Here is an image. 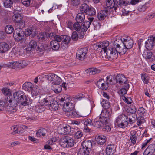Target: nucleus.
Segmentation results:
<instances>
[{"mask_svg": "<svg viewBox=\"0 0 155 155\" xmlns=\"http://www.w3.org/2000/svg\"><path fill=\"white\" fill-rule=\"evenodd\" d=\"M89 152L85 149L80 148L78 153V155H85L89 154Z\"/></svg>", "mask_w": 155, "mask_h": 155, "instance_id": "nucleus-54", "label": "nucleus"}, {"mask_svg": "<svg viewBox=\"0 0 155 155\" xmlns=\"http://www.w3.org/2000/svg\"><path fill=\"white\" fill-rule=\"evenodd\" d=\"M38 105L36 107V110L38 113L41 112L42 111L44 110V105Z\"/></svg>", "mask_w": 155, "mask_h": 155, "instance_id": "nucleus-63", "label": "nucleus"}, {"mask_svg": "<svg viewBox=\"0 0 155 155\" xmlns=\"http://www.w3.org/2000/svg\"><path fill=\"white\" fill-rule=\"evenodd\" d=\"M55 75L53 73H50L48 74V75H44L43 77L46 79L49 83H51L52 81L54 79V76Z\"/></svg>", "mask_w": 155, "mask_h": 155, "instance_id": "nucleus-41", "label": "nucleus"}, {"mask_svg": "<svg viewBox=\"0 0 155 155\" xmlns=\"http://www.w3.org/2000/svg\"><path fill=\"white\" fill-rule=\"evenodd\" d=\"M54 100L53 96L47 95L43 99L39 100V103L41 105L48 106Z\"/></svg>", "mask_w": 155, "mask_h": 155, "instance_id": "nucleus-12", "label": "nucleus"}, {"mask_svg": "<svg viewBox=\"0 0 155 155\" xmlns=\"http://www.w3.org/2000/svg\"><path fill=\"white\" fill-rule=\"evenodd\" d=\"M60 104L63 105V110L64 111L72 110L74 108V104L72 102H68L65 104L60 103Z\"/></svg>", "mask_w": 155, "mask_h": 155, "instance_id": "nucleus-18", "label": "nucleus"}, {"mask_svg": "<svg viewBox=\"0 0 155 155\" xmlns=\"http://www.w3.org/2000/svg\"><path fill=\"white\" fill-rule=\"evenodd\" d=\"M46 132V129L45 128L41 129L38 130L36 133V135L38 137H40L41 136H45Z\"/></svg>", "mask_w": 155, "mask_h": 155, "instance_id": "nucleus-45", "label": "nucleus"}, {"mask_svg": "<svg viewBox=\"0 0 155 155\" xmlns=\"http://www.w3.org/2000/svg\"><path fill=\"white\" fill-rule=\"evenodd\" d=\"M13 1L12 0H5L4 2L5 7L7 8H11L12 7Z\"/></svg>", "mask_w": 155, "mask_h": 155, "instance_id": "nucleus-50", "label": "nucleus"}, {"mask_svg": "<svg viewBox=\"0 0 155 155\" xmlns=\"http://www.w3.org/2000/svg\"><path fill=\"white\" fill-rule=\"evenodd\" d=\"M29 28L31 30L33 33L32 37L35 36L38 33V26L37 25L35 24L30 26Z\"/></svg>", "mask_w": 155, "mask_h": 155, "instance_id": "nucleus-38", "label": "nucleus"}, {"mask_svg": "<svg viewBox=\"0 0 155 155\" xmlns=\"http://www.w3.org/2000/svg\"><path fill=\"white\" fill-rule=\"evenodd\" d=\"M81 24L82 25L81 27V31H86L91 25L90 23L87 21H84Z\"/></svg>", "mask_w": 155, "mask_h": 155, "instance_id": "nucleus-32", "label": "nucleus"}, {"mask_svg": "<svg viewBox=\"0 0 155 155\" xmlns=\"http://www.w3.org/2000/svg\"><path fill=\"white\" fill-rule=\"evenodd\" d=\"M104 113H105V115L102 117L101 119L104 121L105 124L107 122V120L110 118V116L111 115L112 113V109L110 108L109 110H105Z\"/></svg>", "mask_w": 155, "mask_h": 155, "instance_id": "nucleus-25", "label": "nucleus"}, {"mask_svg": "<svg viewBox=\"0 0 155 155\" xmlns=\"http://www.w3.org/2000/svg\"><path fill=\"white\" fill-rule=\"evenodd\" d=\"M85 18V16L84 13H78L75 18L76 21L78 22L82 23Z\"/></svg>", "mask_w": 155, "mask_h": 155, "instance_id": "nucleus-30", "label": "nucleus"}, {"mask_svg": "<svg viewBox=\"0 0 155 155\" xmlns=\"http://www.w3.org/2000/svg\"><path fill=\"white\" fill-rule=\"evenodd\" d=\"M81 146L83 149H86L89 152L92 148V142L91 140H84L82 143Z\"/></svg>", "mask_w": 155, "mask_h": 155, "instance_id": "nucleus-20", "label": "nucleus"}, {"mask_svg": "<svg viewBox=\"0 0 155 155\" xmlns=\"http://www.w3.org/2000/svg\"><path fill=\"white\" fill-rule=\"evenodd\" d=\"M65 114L67 116L70 117H71L74 118L77 117V114L75 111L74 108L72 110H69L68 111H65Z\"/></svg>", "mask_w": 155, "mask_h": 155, "instance_id": "nucleus-34", "label": "nucleus"}, {"mask_svg": "<svg viewBox=\"0 0 155 155\" xmlns=\"http://www.w3.org/2000/svg\"><path fill=\"white\" fill-rule=\"evenodd\" d=\"M147 148L150 151L149 152H150V153L153 155L155 151V144H151L149 145Z\"/></svg>", "mask_w": 155, "mask_h": 155, "instance_id": "nucleus-57", "label": "nucleus"}, {"mask_svg": "<svg viewBox=\"0 0 155 155\" xmlns=\"http://www.w3.org/2000/svg\"><path fill=\"white\" fill-rule=\"evenodd\" d=\"M27 128V127L24 125L20 124L16 127H13V129L14 133H22L24 130Z\"/></svg>", "mask_w": 155, "mask_h": 155, "instance_id": "nucleus-22", "label": "nucleus"}, {"mask_svg": "<svg viewBox=\"0 0 155 155\" xmlns=\"http://www.w3.org/2000/svg\"><path fill=\"white\" fill-rule=\"evenodd\" d=\"M146 3L142 5L139 6L138 8V10L140 12H143L145 11L147 8V7L146 6Z\"/></svg>", "mask_w": 155, "mask_h": 155, "instance_id": "nucleus-62", "label": "nucleus"}, {"mask_svg": "<svg viewBox=\"0 0 155 155\" xmlns=\"http://www.w3.org/2000/svg\"><path fill=\"white\" fill-rule=\"evenodd\" d=\"M128 118L126 115H120L117 118L116 123L117 126L120 128H124L128 125Z\"/></svg>", "mask_w": 155, "mask_h": 155, "instance_id": "nucleus-4", "label": "nucleus"}, {"mask_svg": "<svg viewBox=\"0 0 155 155\" xmlns=\"http://www.w3.org/2000/svg\"><path fill=\"white\" fill-rule=\"evenodd\" d=\"M5 31L6 33L10 34L14 32V28L11 25H7L5 28Z\"/></svg>", "mask_w": 155, "mask_h": 155, "instance_id": "nucleus-48", "label": "nucleus"}, {"mask_svg": "<svg viewBox=\"0 0 155 155\" xmlns=\"http://www.w3.org/2000/svg\"><path fill=\"white\" fill-rule=\"evenodd\" d=\"M100 70L96 68H91L88 69L85 71V73L89 75L96 74L100 72Z\"/></svg>", "mask_w": 155, "mask_h": 155, "instance_id": "nucleus-27", "label": "nucleus"}, {"mask_svg": "<svg viewBox=\"0 0 155 155\" xmlns=\"http://www.w3.org/2000/svg\"><path fill=\"white\" fill-rule=\"evenodd\" d=\"M96 140L97 143L99 144L103 145L105 143L106 141V137L104 135H99L96 138Z\"/></svg>", "mask_w": 155, "mask_h": 155, "instance_id": "nucleus-26", "label": "nucleus"}, {"mask_svg": "<svg viewBox=\"0 0 155 155\" xmlns=\"http://www.w3.org/2000/svg\"><path fill=\"white\" fill-rule=\"evenodd\" d=\"M17 106H8L7 108L6 111L9 114H13L16 112L17 111Z\"/></svg>", "mask_w": 155, "mask_h": 155, "instance_id": "nucleus-49", "label": "nucleus"}, {"mask_svg": "<svg viewBox=\"0 0 155 155\" xmlns=\"http://www.w3.org/2000/svg\"><path fill=\"white\" fill-rule=\"evenodd\" d=\"M129 88V85L128 84H126L124 86V87L121 88L120 90V92L122 95H124L126 94L127 90Z\"/></svg>", "mask_w": 155, "mask_h": 155, "instance_id": "nucleus-46", "label": "nucleus"}, {"mask_svg": "<svg viewBox=\"0 0 155 155\" xmlns=\"http://www.w3.org/2000/svg\"><path fill=\"white\" fill-rule=\"evenodd\" d=\"M141 79L144 83L147 84L148 83L149 81L148 77L146 74H141Z\"/></svg>", "mask_w": 155, "mask_h": 155, "instance_id": "nucleus-56", "label": "nucleus"}, {"mask_svg": "<svg viewBox=\"0 0 155 155\" xmlns=\"http://www.w3.org/2000/svg\"><path fill=\"white\" fill-rule=\"evenodd\" d=\"M13 96L15 100L19 103V106L24 107L28 106L31 104L32 100L25 93L21 91H18L13 93Z\"/></svg>", "mask_w": 155, "mask_h": 155, "instance_id": "nucleus-2", "label": "nucleus"}, {"mask_svg": "<svg viewBox=\"0 0 155 155\" xmlns=\"http://www.w3.org/2000/svg\"><path fill=\"white\" fill-rule=\"evenodd\" d=\"M44 47H45V44L39 43H38L36 50L40 52H43L45 49Z\"/></svg>", "mask_w": 155, "mask_h": 155, "instance_id": "nucleus-53", "label": "nucleus"}, {"mask_svg": "<svg viewBox=\"0 0 155 155\" xmlns=\"http://www.w3.org/2000/svg\"><path fill=\"white\" fill-rule=\"evenodd\" d=\"M106 3L107 7L110 9L114 8L115 10L113 0H106Z\"/></svg>", "mask_w": 155, "mask_h": 155, "instance_id": "nucleus-47", "label": "nucleus"}, {"mask_svg": "<svg viewBox=\"0 0 155 155\" xmlns=\"http://www.w3.org/2000/svg\"><path fill=\"white\" fill-rule=\"evenodd\" d=\"M50 46L53 51H58L60 47V44L55 41H52L50 42Z\"/></svg>", "mask_w": 155, "mask_h": 155, "instance_id": "nucleus-31", "label": "nucleus"}, {"mask_svg": "<svg viewBox=\"0 0 155 155\" xmlns=\"http://www.w3.org/2000/svg\"><path fill=\"white\" fill-rule=\"evenodd\" d=\"M17 61H16L10 62L5 64L6 67L11 68L12 69H17L18 68L17 67Z\"/></svg>", "mask_w": 155, "mask_h": 155, "instance_id": "nucleus-42", "label": "nucleus"}, {"mask_svg": "<svg viewBox=\"0 0 155 155\" xmlns=\"http://www.w3.org/2000/svg\"><path fill=\"white\" fill-rule=\"evenodd\" d=\"M33 87L34 85L32 83L30 82H25L23 85L22 88L27 91H31V94L32 95H34V94L32 91Z\"/></svg>", "mask_w": 155, "mask_h": 155, "instance_id": "nucleus-17", "label": "nucleus"}, {"mask_svg": "<svg viewBox=\"0 0 155 155\" xmlns=\"http://www.w3.org/2000/svg\"><path fill=\"white\" fill-rule=\"evenodd\" d=\"M61 141L63 143L66 144V147H73L74 143V139L72 137L68 136H64L63 137Z\"/></svg>", "mask_w": 155, "mask_h": 155, "instance_id": "nucleus-11", "label": "nucleus"}, {"mask_svg": "<svg viewBox=\"0 0 155 155\" xmlns=\"http://www.w3.org/2000/svg\"><path fill=\"white\" fill-rule=\"evenodd\" d=\"M62 82V80L60 77L56 75L54 76V78L51 82L52 85L57 84H61Z\"/></svg>", "mask_w": 155, "mask_h": 155, "instance_id": "nucleus-44", "label": "nucleus"}, {"mask_svg": "<svg viewBox=\"0 0 155 155\" xmlns=\"http://www.w3.org/2000/svg\"><path fill=\"white\" fill-rule=\"evenodd\" d=\"M70 97L68 95H67L66 94L64 95L63 97L62 98H61V99H59L58 101V102L59 104H65L67 103L68 102H69V101H67V100L70 101V99H69V98Z\"/></svg>", "mask_w": 155, "mask_h": 155, "instance_id": "nucleus-43", "label": "nucleus"}, {"mask_svg": "<svg viewBox=\"0 0 155 155\" xmlns=\"http://www.w3.org/2000/svg\"><path fill=\"white\" fill-rule=\"evenodd\" d=\"M13 18L15 22L18 23L20 24L19 25L21 26V28H24L25 27V23L22 21V17L20 13H17L14 14L13 16Z\"/></svg>", "mask_w": 155, "mask_h": 155, "instance_id": "nucleus-13", "label": "nucleus"}, {"mask_svg": "<svg viewBox=\"0 0 155 155\" xmlns=\"http://www.w3.org/2000/svg\"><path fill=\"white\" fill-rule=\"evenodd\" d=\"M108 12V11L106 9L100 11L97 15L98 20L100 21H102L105 19L107 15Z\"/></svg>", "mask_w": 155, "mask_h": 155, "instance_id": "nucleus-21", "label": "nucleus"}, {"mask_svg": "<svg viewBox=\"0 0 155 155\" xmlns=\"http://www.w3.org/2000/svg\"><path fill=\"white\" fill-rule=\"evenodd\" d=\"M114 6H115V11H116L117 7L121 6V0H113Z\"/></svg>", "mask_w": 155, "mask_h": 155, "instance_id": "nucleus-58", "label": "nucleus"}, {"mask_svg": "<svg viewBox=\"0 0 155 155\" xmlns=\"http://www.w3.org/2000/svg\"><path fill=\"white\" fill-rule=\"evenodd\" d=\"M155 45V37L150 36L145 43V47L148 50H152Z\"/></svg>", "mask_w": 155, "mask_h": 155, "instance_id": "nucleus-9", "label": "nucleus"}, {"mask_svg": "<svg viewBox=\"0 0 155 155\" xmlns=\"http://www.w3.org/2000/svg\"><path fill=\"white\" fill-rule=\"evenodd\" d=\"M62 41L64 44L68 45L70 42L71 38L69 36L66 35H62Z\"/></svg>", "mask_w": 155, "mask_h": 155, "instance_id": "nucleus-51", "label": "nucleus"}, {"mask_svg": "<svg viewBox=\"0 0 155 155\" xmlns=\"http://www.w3.org/2000/svg\"><path fill=\"white\" fill-rule=\"evenodd\" d=\"M2 91L3 94L7 95V96H8V95H11V93L10 92V90L6 88H4L2 89Z\"/></svg>", "mask_w": 155, "mask_h": 155, "instance_id": "nucleus-60", "label": "nucleus"}, {"mask_svg": "<svg viewBox=\"0 0 155 155\" xmlns=\"http://www.w3.org/2000/svg\"><path fill=\"white\" fill-rule=\"evenodd\" d=\"M38 42L34 40H31L28 45V47L26 48V50L28 51H30L31 50H35L36 49L38 46Z\"/></svg>", "mask_w": 155, "mask_h": 155, "instance_id": "nucleus-19", "label": "nucleus"}, {"mask_svg": "<svg viewBox=\"0 0 155 155\" xmlns=\"http://www.w3.org/2000/svg\"><path fill=\"white\" fill-rule=\"evenodd\" d=\"M121 98L124 101L128 104H131L132 102L131 98L129 97H126L124 95H121Z\"/></svg>", "mask_w": 155, "mask_h": 155, "instance_id": "nucleus-55", "label": "nucleus"}, {"mask_svg": "<svg viewBox=\"0 0 155 155\" xmlns=\"http://www.w3.org/2000/svg\"><path fill=\"white\" fill-rule=\"evenodd\" d=\"M82 4L80 7V10L82 13H86L91 16H93L96 14L95 9L91 6H89L86 3Z\"/></svg>", "mask_w": 155, "mask_h": 155, "instance_id": "nucleus-3", "label": "nucleus"}, {"mask_svg": "<svg viewBox=\"0 0 155 155\" xmlns=\"http://www.w3.org/2000/svg\"><path fill=\"white\" fill-rule=\"evenodd\" d=\"M113 48H110L108 50L107 54L110 56V59L117 58L118 56V53L120 55L124 54L127 50L123 46V43L115 41L113 44Z\"/></svg>", "mask_w": 155, "mask_h": 155, "instance_id": "nucleus-1", "label": "nucleus"}, {"mask_svg": "<svg viewBox=\"0 0 155 155\" xmlns=\"http://www.w3.org/2000/svg\"><path fill=\"white\" fill-rule=\"evenodd\" d=\"M137 132L135 130H133L130 132V138L133 144H135L137 140Z\"/></svg>", "mask_w": 155, "mask_h": 155, "instance_id": "nucleus-33", "label": "nucleus"}, {"mask_svg": "<svg viewBox=\"0 0 155 155\" xmlns=\"http://www.w3.org/2000/svg\"><path fill=\"white\" fill-rule=\"evenodd\" d=\"M109 44V42L107 41H104L102 42H101L99 43H98L96 45L98 48H101V52L103 50L104 53H106L108 59H110V56H109L107 54L108 50L110 48H113V47H109L107 49V48Z\"/></svg>", "mask_w": 155, "mask_h": 155, "instance_id": "nucleus-5", "label": "nucleus"}, {"mask_svg": "<svg viewBox=\"0 0 155 155\" xmlns=\"http://www.w3.org/2000/svg\"><path fill=\"white\" fill-rule=\"evenodd\" d=\"M96 85L99 88L103 90H105L108 87L107 82L105 83L104 79H100L97 82Z\"/></svg>", "mask_w": 155, "mask_h": 155, "instance_id": "nucleus-14", "label": "nucleus"}, {"mask_svg": "<svg viewBox=\"0 0 155 155\" xmlns=\"http://www.w3.org/2000/svg\"><path fill=\"white\" fill-rule=\"evenodd\" d=\"M105 123L104 120H100L99 121H97V120L95 119L94 121L92 124V125L97 128H102Z\"/></svg>", "mask_w": 155, "mask_h": 155, "instance_id": "nucleus-28", "label": "nucleus"}, {"mask_svg": "<svg viewBox=\"0 0 155 155\" xmlns=\"http://www.w3.org/2000/svg\"><path fill=\"white\" fill-rule=\"evenodd\" d=\"M143 56L147 59L149 60L150 62H152L154 60V58L153 57V53L149 51L143 54Z\"/></svg>", "mask_w": 155, "mask_h": 155, "instance_id": "nucleus-37", "label": "nucleus"}, {"mask_svg": "<svg viewBox=\"0 0 155 155\" xmlns=\"http://www.w3.org/2000/svg\"><path fill=\"white\" fill-rule=\"evenodd\" d=\"M23 28L19 26L18 28L15 29L14 31L13 36L18 41L22 40L24 37V32L22 29Z\"/></svg>", "mask_w": 155, "mask_h": 155, "instance_id": "nucleus-6", "label": "nucleus"}, {"mask_svg": "<svg viewBox=\"0 0 155 155\" xmlns=\"http://www.w3.org/2000/svg\"><path fill=\"white\" fill-rule=\"evenodd\" d=\"M71 129L70 126L68 124L64 125L60 130H59L58 132L61 135H65L70 133Z\"/></svg>", "mask_w": 155, "mask_h": 155, "instance_id": "nucleus-16", "label": "nucleus"}, {"mask_svg": "<svg viewBox=\"0 0 155 155\" xmlns=\"http://www.w3.org/2000/svg\"><path fill=\"white\" fill-rule=\"evenodd\" d=\"M9 50V46L5 42H0V53H4Z\"/></svg>", "mask_w": 155, "mask_h": 155, "instance_id": "nucleus-23", "label": "nucleus"}, {"mask_svg": "<svg viewBox=\"0 0 155 155\" xmlns=\"http://www.w3.org/2000/svg\"><path fill=\"white\" fill-rule=\"evenodd\" d=\"M101 104L102 106L105 110H109L110 108H110V104L107 100L103 99L101 102Z\"/></svg>", "mask_w": 155, "mask_h": 155, "instance_id": "nucleus-36", "label": "nucleus"}, {"mask_svg": "<svg viewBox=\"0 0 155 155\" xmlns=\"http://www.w3.org/2000/svg\"><path fill=\"white\" fill-rule=\"evenodd\" d=\"M88 51V49L87 47L81 48L77 51L76 56L79 60H84L86 58V55Z\"/></svg>", "mask_w": 155, "mask_h": 155, "instance_id": "nucleus-7", "label": "nucleus"}, {"mask_svg": "<svg viewBox=\"0 0 155 155\" xmlns=\"http://www.w3.org/2000/svg\"><path fill=\"white\" fill-rule=\"evenodd\" d=\"M74 137L76 139H78L81 138L83 136V134L81 131L80 130L77 131V132H75Z\"/></svg>", "mask_w": 155, "mask_h": 155, "instance_id": "nucleus-64", "label": "nucleus"}, {"mask_svg": "<svg viewBox=\"0 0 155 155\" xmlns=\"http://www.w3.org/2000/svg\"><path fill=\"white\" fill-rule=\"evenodd\" d=\"M106 151L108 155H113L116 151V147L113 144L108 145L106 148Z\"/></svg>", "mask_w": 155, "mask_h": 155, "instance_id": "nucleus-24", "label": "nucleus"}, {"mask_svg": "<svg viewBox=\"0 0 155 155\" xmlns=\"http://www.w3.org/2000/svg\"><path fill=\"white\" fill-rule=\"evenodd\" d=\"M81 27H82V24L81 23L76 22H75L73 25V29L75 31H78L81 30Z\"/></svg>", "mask_w": 155, "mask_h": 155, "instance_id": "nucleus-52", "label": "nucleus"}, {"mask_svg": "<svg viewBox=\"0 0 155 155\" xmlns=\"http://www.w3.org/2000/svg\"><path fill=\"white\" fill-rule=\"evenodd\" d=\"M144 118L143 116L138 117L137 119V124L139 126L144 122Z\"/></svg>", "mask_w": 155, "mask_h": 155, "instance_id": "nucleus-61", "label": "nucleus"}, {"mask_svg": "<svg viewBox=\"0 0 155 155\" xmlns=\"http://www.w3.org/2000/svg\"><path fill=\"white\" fill-rule=\"evenodd\" d=\"M56 84L52 85L51 88L52 90L56 93H60L62 90V88L60 84Z\"/></svg>", "mask_w": 155, "mask_h": 155, "instance_id": "nucleus-29", "label": "nucleus"}, {"mask_svg": "<svg viewBox=\"0 0 155 155\" xmlns=\"http://www.w3.org/2000/svg\"><path fill=\"white\" fill-rule=\"evenodd\" d=\"M120 42L123 43V46L125 47L127 50L132 48L133 45V41L130 38L121 39Z\"/></svg>", "mask_w": 155, "mask_h": 155, "instance_id": "nucleus-10", "label": "nucleus"}, {"mask_svg": "<svg viewBox=\"0 0 155 155\" xmlns=\"http://www.w3.org/2000/svg\"><path fill=\"white\" fill-rule=\"evenodd\" d=\"M17 62V67L20 69L24 68L28 65L26 61L24 60H19Z\"/></svg>", "mask_w": 155, "mask_h": 155, "instance_id": "nucleus-39", "label": "nucleus"}, {"mask_svg": "<svg viewBox=\"0 0 155 155\" xmlns=\"http://www.w3.org/2000/svg\"><path fill=\"white\" fill-rule=\"evenodd\" d=\"M48 37L47 33L41 32L38 36V39L40 41H43L47 39Z\"/></svg>", "mask_w": 155, "mask_h": 155, "instance_id": "nucleus-40", "label": "nucleus"}, {"mask_svg": "<svg viewBox=\"0 0 155 155\" xmlns=\"http://www.w3.org/2000/svg\"><path fill=\"white\" fill-rule=\"evenodd\" d=\"M78 33L76 31L73 32L72 35L71 39L74 41H76L78 40Z\"/></svg>", "mask_w": 155, "mask_h": 155, "instance_id": "nucleus-59", "label": "nucleus"}, {"mask_svg": "<svg viewBox=\"0 0 155 155\" xmlns=\"http://www.w3.org/2000/svg\"><path fill=\"white\" fill-rule=\"evenodd\" d=\"M48 106L50 109L54 111L57 110L58 107V103L56 101L54 100Z\"/></svg>", "mask_w": 155, "mask_h": 155, "instance_id": "nucleus-35", "label": "nucleus"}, {"mask_svg": "<svg viewBox=\"0 0 155 155\" xmlns=\"http://www.w3.org/2000/svg\"><path fill=\"white\" fill-rule=\"evenodd\" d=\"M5 101L8 106H17L19 105V103L15 100L14 96L12 95L5 97Z\"/></svg>", "mask_w": 155, "mask_h": 155, "instance_id": "nucleus-8", "label": "nucleus"}, {"mask_svg": "<svg viewBox=\"0 0 155 155\" xmlns=\"http://www.w3.org/2000/svg\"><path fill=\"white\" fill-rule=\"evenodd\" d=\"M116 82L120 84H128V80L125 76L122 74H118L115 77Z\"/></svg>", "mask_w": 155, "mask_h": 155, "instance_id": "nucleus-15", "label": "nucleus"}]
</instances>
